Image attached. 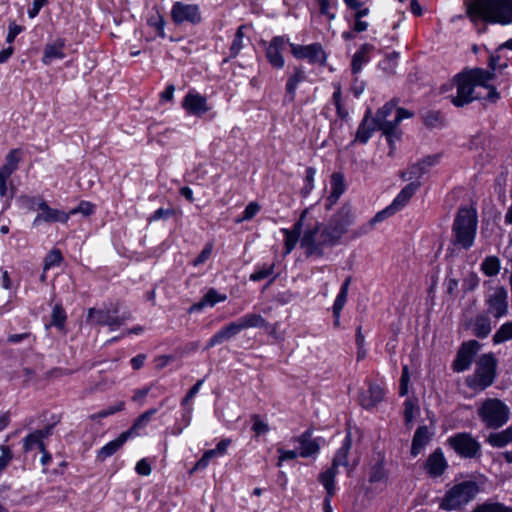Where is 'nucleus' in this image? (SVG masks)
<instances>
[{"mask_svg":"<svg viewBox=\"0 0 512 512\" xmlns=\"http://www.w3.org/2000/svg\"><path fill=\"white\" fill-rule=\"evenodd\" d=\"M494 76L495 74L482 68H473L457 74L453 78L457 91L451 102L456 107H462L478 99L480 96L474 95V88L486 86V82L491 81Z\"/></svg>","mask_w":512,"mask_h":512,"instance_id":"f257e3e1","label":"nucleus"},{"mask_svg":"<svg viewBox=\"0 0 512 512\" xmlns=\"http://www.w3.org/2000/svg\"><path fill=\"white\" fill-rule=\"evenodd\" d=\"M471 21L509 24L512 22V0H473L467 3Z\"/></svg>","mask_w":512,"mask_h":512,"instance_id":"f03ea898","label":"nucleus"},{"mask_svg":"<svg viewBox=\"0 0 512 512\" xmlns=\"http://www.w3.org/2000/svg\"><path fill=\"white\" fill-rule=\"evenodd\" d=\"M478 216L474 208L460 207L455 215L451 229V244L460 249L469 250L476 237Z\"/></svg>","mask_w":512,"mask_h":512,"instance_id":"7ed1b4c3","label":"nucleus"},{"mask_svg":"<svg viewBox=\"0 0 512 512\" xmlns=\"http://www.w3.org/2000/svg\"><path fill=\"white\" fill-rule=\"evenodd\" d=\"M300 246L307 256L316 257L323 255L324 247L333 246L325 227L317 219L311 217L309 211L303 225Z\"/></svg>","mask_w":512,"mask_h":512,"instance_id":"20e7f679","label":"nucleus"},{"mask_svg":"<svg viewBox=\"0 0 512 512\" xmlns=\"http://www.w3.org/2000/svg\"><path fill=\"white\" fill-rule=\"evenodd\" d=\"M478 416L490 429H498L505 425L510 417L509 407L500 399L488 398L478 408Z\"/></svg>","mask_w":512,"mask_h":512,"instance_id":"39448f33","label":"nucleus"},{"mask_svg":"<svg viewBox=\"0 0 512 512\" xmlns=\"http://www.w3.org/2000/svg\"><path fill=\"white\" fill-rule=\"evenodd\" d=\"M479 492V486L474 481H463L454 485L444 495L440 507L451 511L461 509L472 501Z\"/></svg>","mask_w":512,"mask_h":512,"instance_id":"423d86ee","label":"nucleus"},{"mask_svg":"<svg viewBox=\"0 0 512 512\" xmlns=\"http://www.w3.org/2000/svg\"><path fill=\"white\" fill-rule=\"evenodd\" d=\"M132 318V314L129 311L120 313V305L118 303L105 308H89L87 313L88 322L95 325H107L111 330L124 325L126 321Z\"/></svg>","mask_w":512,"mask_h":512,"instance_id":"0eeeda50","label":"nucleus"},{"mask_svg":"<svg viewBox=\"0 0 512 512\" xmlns=\"http://www.w3.org/2000/svg\"><path fill=\"white\" fill-rule=\"evenodd\" d=\"M496 366L493 355H482L476 362L475 372L466 380L467 386L474 390H484L491 386L496 377Z\"/></svg>","mask_w":512,"mask_h":512,"instance_id":"6e6552de","label":"nucleus"},{"mask_svg":"<svg viewBox=\"0 0 512 512\" xmlns=\"http://www.w3.org/2000/svg\"><path fill=\"white\" fill-rule=\"evenodd\" d=\"M447 443L462 458L473 459L481 456V444L469 433L450 436Z\"/></svg>","mask_w":512,"mask_h":512,"instance_id":"1a4fd4ad","label":"nucleus"},{"mask_svg":"<svg viewBox=\"0 0 512 512\" xmlns=\"http://www.w3.org/2000/svg\"><path fill=\"white\" fill-rule=\"evenodd\" d=\"M353 223V212L349 205L342 206L332 217L329 224L324 226L328 232L333 245L347 232L348 227Z\"/></svg>","mask_w":512,"mask_h":512,"instance_id":"9d476101","label":"nucleus"},{"mask_svg":"<svg viewBox=\"0 0 512 512\" xmlns=\"http://www.w3.org/2000/svg\"><path fill=\"white\" fill-rule=\"evenodd\" d=\"M171 18L176 25L188 23L197 25L201 22V12L197 4L175 2L171 9Z\"/></svg>","mask_w":512,"mask_h":512,"instance_id":"9b49d317","label":"nucleus"},{"mask_svg":"<svg viewBox=\"0 0 512 512\" xmlns=\"http://www.w3.org/2000/svg\"><path fill=\"white\" fill-rule=\"evenodd\" d=\"M480 346V343L476 340L464 342L458 350L457 356L453 362L454 371L463 372L467 370L471 366Z\"/></svg>","mask_w":512,"mask_h":512,"instance_id":"f8f14e48","label":"nucleus"},{"mask_svg":"<svg viewBox=\"0 0 512 512\" xmlns=\"http://www.w3.org/2000/svg\"><path fill=\"white\" fill-rule=\"evenodd\" d=\"M292 54L298 59H307L310 63L323 65L326 61L325 52L319 43L310 45L290 44Z\"/></svg>","mask_w":512,"mask_h":512,"instance_id":"ddd939ff","label":"nucleus"},{"mask_svg":"<svg viewBox=\"0 0 512 512\" xmlns=\"http://www.w3.org/2000/svg\"><path fill=\"white\" fill-rule=\"evenodd\" d=\"M396 105L394 101L387 102L372 118V122L377 125L378 130L383 132L389 143L393 141V120H389V117L396 109Z\"/></svg>","mask_w":512,"mask_h":512,"instance_id":"4468645a","label":"nucleus"},{"mask_svg":"<svg viewBox=\"0 0 512 512\" xmlns=\"http://www.w3.org/2000/svg\"><path fill=\"white\" fill-rule=\"evenodd\" d=\"M352 441L351 436L348 433L342 443V446L335 453L332 466L328 468L326 471L322 472L319 475V481H323L324 477L328 474L331 476V483H335V477L338 474L337 468L339 466H347L348 465V453L351 449Z\"/></svg>","mask_w":512,"mask_h":512,"instance_id":"2eb2a0df","label":"nucleus"},{"mask_svg":"<svg viewBox=\"0 0 512 512\" xmlns=\"http://www.w3.org/2000/svg\"><path fill=\"white\" fill-rule=\"evenodd\" d=\"M487 310L484 311L496 321L508 312L507 293L505 290H496L486 298Z\"/></svg>","mask_w":512,"mask_h":512,"instance_id":"dca6fc26","label":"nucleus"},{"mask_svg":"<svg viewBox=\"0 0 512 512\" xmlns=\"http://www.w3.org/2000/svg\"><path fill=\"white\" fill-rule=\"evenodd\" d=\"M497 321L485 312L478 313L467 326L471 328L472 334L478 338H486L496 325Z\"/></svg>","mask_w":512,"mask_h":512,"instance_id":"f3484780","label":"nucleus"},{"mask_svg":"<svg viewBox=\"0 0 512 512\" xmlns=\"http://www.w3.org/2000/svg\"><path fill=\"white\" fill-rule=\"evenodd\" d=\"M182 107L188 114L194 116H202L210 109L206 97L191 91L184 97Z\"/></svg>","mask_w":512,"mask_h":512,"instance_id":"a211bd4d","label":"nucleus"},{"mask_svg":"<svg viewBox=\"0 0 512 512\" xmlns=\"http://www.w3.org/2000/svg\"><path fill=\"white\" fill-rule=\"evenodd\" d=\"M287 40L283 36L274 37L266 49V58L268 62L276 69L284 66L282 51L285 49Z\"/></svg>","mask_w":512,"mask_h":512,"instance_id":"6ab92c4d","label":"nucleus"},{"mask_svg":"<svg viewBox=\"0 0 512 512\" xmlns=\"http://www.w3.org/2000/svg\"><path fill=\"white\" fill-rule=\"evenodd\" d=\"M240 331L249 328H264L270 335L276 334V325H270L260 314L247 313L236 320Z\"/></svg>","mask_w":512,"mask_h":512,"instance_id":"aec40b11","label":"nucleus"},{"mask_svg":"<svg viewBox=\"0 0 512 512\" xmlns=\"http://www.w3.org/2000/svg\"><path fill=\"white\" fill-rule=\"evenodd\" d=\"M293 441L299 444V455L308 458L318 454L320 444L317 439L312 438L310 429L303 432L300 436L293 438Z\"/></svg>","mask_w":512,"mask_h":512,"instance_id":"412c9836","label":"nucleus"},{"mask_svg":"<svg viewBox=\"0 0 512 512\" xmlns=\"http://www.w3.org/2000/svg\"><path fill=\"white\" fill-rule=\"evenodd\" d=\"M40 213L33 221V226H38L41 222H61L66 223L69 219V214L62 212L58 209H53L43 201L39 208Z\"/></svg>","mask_w":512,"mask_h":512,"instance_id":"4be33fe9","label":"nucleus"},{"mask_svg":"<svg viewBox=\"0 0 512 512\" xmlns=\"http://www.w3.org/2000/svg\"><path fill=\"white\" fill-rule=\"evenodd\" d=\"M308 216V209L302 211L299 220L294 224L291 230L282 229V232L285 236V246L286 252L289 253L297 244L298 240L301 239L303 233V225L305 224V219Z\"/></svg>","mask_w":512,"mask_h":512,"instance_id":"5701e85b","label":"nucleus"},{"mask_svg":"<svg viewBox=\"0 0 512 512\" xmlns=\"http://www.w3.org/2000/svg\"><path fill=\"white\" fill-rule=\"evenodd\" d=\"M436 162V157H427L421 162L411 165L406 171H402L400 176L405 181L418 182L424 174L428 172V168Z\"/></svg>","mask_w":512,"mask_h":512,"instance_id":"b1692460","label":"nucleus"},{"mask_svg":"<svg viewBox=\"0 0 512 512\" xmlns=\"http://www.w3.org/2000/svg\"><path fill=\"white\" fill-rule=\"evenodd\" d=\"M241 331L237 325V322H231L228 325L222 327L218 332H216L207 342L205 346V350H208L216 345H219L225 341L230 340Z\"/></svg>","mask_w":512,"mask_h":512,"instance_id":"393cba45","label":"nucleus"},{"mask_svg":"<svg viewBox=\"0 0 512 512\" xmlns=\"http://www.w3.org/2000/svg\"><path fill=\"white\" fill-rule=\"evenodd\" d=\"M446 468L447 462L440 449L435 450L425 463V469L431 477L441 476Z\"/></svg>","mask_w":512,"mask_h":512,"instance_id":"a878e982","label":"nucleus"},{"mask_svg":"<svg viewBox=\"0 0 512 512\" xmlns=\"http://www.w3.org/2000/svg\"><path fill=\"white\" fill-rule=\"evenodd\" d=\"M384 397L383 389L377 384H371L366 392H361L359 402L365 409H370L382 401Z\"/></svg>","mask_w":512,"mask_h":512,"instance_id":"bb28decb","label":"nucleus"},{"mask_svg":"<svg viewBox=\"0 0 512 512\" xmlns=\"http://www.w3.org/2000/svg\"><path fill=\"white\" fill-rule=\"evenodd\" d=\"M65 47V41L63 39H57L52 43H48L44 47L42 62L45 65H49L55 59H63L65 53L63 51Z\"/></svg>","mask_w":512,"mask_h":512,"instance_id":"cd10ccee","label":"nucleus"},{"mask_svg":"<svg viewBox=\"0 0 512 512\" xmlns=\"http://www.w3.org/2000/svg\"><path fill=\"white\" fill-rule=\"evenodd\" d=\"M130 437L131 432H122L116 439L110 441L98 451L97 458L103 461L114 455Z\"/></svg>","mask_w":512,"mask_h":512,"instance_id":"c85d7f7f","label":"nucleus"},{"mask_svg":"<svg viewBox=\"0 0 512 512\" xmlns=\"http://www.w3.org/2000/svg\"><path fill=\"white\" fill-rule=\"evenodd\" d=\"M304 79V71L301 68H296L294 74L289 77L286 83V93L283 100L285 104L294 102L298 84L304 81Z\"/></svg>","mask_w":512,"mask_h":512,"instance_id":"c756f323","label":"nucleus"},{"mask_svg":"<svg viewBox=\"0 0 512 512\" xmlns=\"http://www.w3.org/2000/svg\"><path fill=\"white\" fill-rule=\"evenodd\" d=\"M371 115V111L368 110L360 123L355 140L361 144H365L372 136L373 132L378 129L377 125L372 122V119L369 120Z\"/></svg>","mask_w":512,"mask_h":512,"instance_id":"7c9ffc66","label":"nucleus"},{"mask_svg":"<svg viewBox=\"0 0 512 512\" xmlns=\"http://www.w3.org/2000/svg\"><path fill=\"white\" fill-rule=\"evenodd\" d=\"M21 160V150L12 149L5 157V163L0 168V176L2 178H9L18 168Z\"/></svg>","mask_w":512,"mask_h":512,"instance_id":"2f4dec72","label":"nucleus"},{"mask_svg":"<svg viewBox=\"0 0 512 512\" xmlns=\"http://www.w3.org/2000/svg\"><path fill=\"white\" fill-rule=\"evenodd\" d=\"M420 182H410L396 196L391 205L396 211L401 210L420 187Z\"/></svg>","mask_w":512,"mask_h":512,"instance_id":"473e14b6","label":"nucleus"},{"mask_svg":"<svg viewBox=\"0 0 512 512\" xmlns=\"http://www.w3.org/2000/svg\"><path fill=\"white\" fill-rule=\"evenodd\" d=\"M373 45L365 43L353 55L351 62V70L353 74H358L362 66L369 62V53L373 50Z\"/></svg>","mask_w":512,"mask_h":512,"instance_id":"72a5a7b5","label":"nucleus"},{"mask_svg":"<svg viewBox=\"0 0 512 512\" xmlns=\"http://www.w3.org/2000/svg\"><path fill=\"white\" fill-rule=\"evenodd\" d=\"M429 430L427 426H420L415 431L412 446H411V455L416 457L421 450L428 444L429 442Z\"/></svg>","mask_w":512,"mask_h":512,"instance_id":"f704fd0d","label":"nucleus"},{"mask_svg":"<svg viewBox=\"0 0 512 512\" xmlns=\"http://www.w3.org/2000/svg\"><path fill=\"white\" fill-rule=\"evenodd\" d=\"M420 115L424 125L430 129L441 128L445 125V119L440 111L423 110Z\"/></svg>","mask_w":512,"mask_h":512,"instance_id":"c9c22d12","label":"nucleus"},{"mask_svg":"<svg viewBox=\"0 0 512 512\" xmlns=\"http://www.w3.org/2000/svg\"><path fill=\"white\" fill-rule=\"evenodd\" d=\"M487 442L496 448H502L512 442V426L506 428L503 431L491 433Z\"/></svg>","mask_w":512,"mask_h":512,"instance_id":"e433bc0d","label":"nucleus"},{"mask_svg":"<svg viewBox=\"0 0 512 512\" xmlns=\"http://www.w3.org/2000/svg\"><path fill=\"white\" fill-rule=\"evenodd\" d=\"M396 212H397L396 209L390 204L385 209L377 212L375 214V216L373 218H371L367 224H365L363 227H361L359 234L368 233L369 231H371L374 228L375 224L384 221L386 218L392 216Z\"/></svg>","mask_w":512,"mask_h":512,"instance_id":"4c0bfd02","label":"nucleus"},{"mask_svg":"<svg viewBox=\"0 0 512 512\" xmlns=\"http://www.w3.org/2000/svg\"><path fill=\"white\" fill-rule=\"evenodd\" d=\"M226 298L227 296L225 294H219L216 290H209L203 299L195 303L190 310L199 311L204 306L213 307L216 303L224 301Z\"/></svg>","mask_w":512,"mask_h":512,"instance_id":"58836bf2","label":"nucleus"},{"mask_svg":"<svg viewBox=\"0 0 512 512\" xmlns=\"http://www.w3.org/2000/svg\"><path fill=\"white\" fill-rule=\"evenodd\" d=\"M157 411V408H151L142 413L138 418H136L132 427L126 432H131V436L137 435L138 431L144 428L151 421L152 417L157 413Z\"/></svg>","mask_w":512,"mask_h":512,"instance_id":"ea45409f","label":"nucleus"},{"mask_svg":"<svg viewBox=\"0 0 512 512\" xmlns=\"http://www.w3.org/2000/svg\"><path fill=\"white\" fill-rule=\"evenodd\" d=\"M244 28H245L244 25H241L240 27H238V29L235 33L234 39L232 41V44L229 48V57L225 58L223 60V62H228L229 59L237 57L238 54L240 53V51L242 50V48L244 47V44H243Z\"/></svg>","mask_w":512,"mask_h":512,"instance_id":"a19ab883","label":"nucleus"},{"mask_svg":"<svg viewBox=\"0 0 512 512\" xmlns=\"http://www.w3.org/2000/svg\"><path fill=\"white\" fill-rule=\"evenodd\" d=\"M335 91L332 95V102L336 108L337 116L341 120H346L348 118V111L344 108L342 103V91H341V85L339 83L333 84Z\"/></svg>","mask_w":512,"mask_h":512,"instance_id":"79ce46f5","label":"nucleus"},{"mask_svg":"<svg viewBox=\"0 0 512 512\" xmlns=\"http://www.w3.org/2000/svg\"><path fill=\"white\" fill-rule=\"evenodd\" d=\"M320 483L326 490V497L324 498L323 501L324 512H332L331 498L333 497L336 491L335 483H331L330 474L326 475L323 481H320Z\"/></svg>","mask_w":512,"mask_h":512,"instance_id":"37998d69","label":"nucleus"},{"mask_svg":"<svg viewBox=\"0 0 512 512\" xmlns=\"http://www.w3.org/2000/svg\"><path fill=\"white\" fill-rule=\"evenodd\" d=\"M274 278L275 272L273 265H265L260 267L250 275V280L254 282L267 280L268 284H270Z\"/></svg>","mask_w":512,"mask_h":512,"instance_id":"c03bdc74","label":"nucleus"},{"mask_svg":"<svg viewBox=\"0 0 512 512\" xmlns=\"http://www.w3.org/2000/svg\"><path fill=\"white\" fill-rule=\"evenodd\" d=\"M399 57L398 52H392L386 55L385 59L379 63V68L387 75L391 76L395 74L397 59Z\"/></svg>","mask_w":512,"mask_h":512,"instance_id":"a18cd8bd","label":"nucleus"},{"mask_svg":"<svg viewBox=\"0 0 512 512\" xmlns=\"http://www.w3.org/2000/svg\"><path fill=\"white\" fill-rule=\"evenodd\" d=\"M51 318L52 321L50 325L55 326L60 331H63L65 328L67 315L61 304H56L53 307Z\"/></svg>","mask_w":512,"mask_h":512,"instance_id":"49530a36","label":"nucleus"},{"mask_svg":"<svg viewBox=\"0 0 512 512\" xmlns=\"http://www.w3.org/2000/svg\"><path fill=\"white\" fill-rule=\"evenodd\" d=\"M44 441L33 431L23 439V450L25 453L38 448L39 451H44Z\"/></svg>","mask_w":512,"mask_h":512,"instance_id":"de8ad7c7","label":"nucleus"},{"mask_svg":"<svg viewBox=\"0 0 512 512\" xmlns=\"http://www.w3.org/2000/svg\"><path fill=\"white\" fill-rule=\"evenodd\" d=\"M473 512H512V508L499 502L486 501L477 505Z\"/></svg>","mask_w":512,"mask_h":512,"instance_id":"09e8293b","label":"nucleus"},{"mask_svg":"<svg viewBox=\"0 0 512 512\" xmlns=\"http://www.w3.org/2000/svg\"><path fill=\"white\" fill-rule=\"evenodd\" d=\"M512 339V321L506 322L500 326L493 336L495 344L503 343Z\"/></svg>","mask_w":512,"mask_h":512,"instance_id":"8fccbe9b","label":"nucleus"},{"mask_svg":"<svg viewBox=\"0 0 512 512\" xmlns=\"http://www.w3.org/2000/svg\"><path fill=\"white\" fill-rule=\"evenodd\" d=\"M482 271L487 276H494L499 272L500 262L495 256L486 257L481 264Z\"/></svg>","mask_w":512,"mask_h":512,"instance_id":"3c124183","label":"nucleus"},{"mask_svg":"<svg viewBox=\"0 0 512 512\" xmlns=\"http://www.w3.org/2000/svg\"><path fill=\"white\" fill-rule=\"evenodd\" d=\"M43 199L41 197L34 196H21L19 198V202L22 208L27 209L29 211L39 210L40 204L43 203Z\"/></svg>","mask_w":512,"mask_h":512,"instance_id":"603ef678","label":"nucleus"},{"mask_svg":"<svg viewBox=\"0 0 512 512\" xmlns=\"http://www.w3.org/2000/svg\"><path fill=\"white\" fill-rule=\"evenodd\" d=\"M147 23L149 26L153 27L157 33V35L161 38L165 37L164 27H165V20L162 15L159 13H156L155 15H151L147 19Z\"/></svg>","mask_w":512,"mask_h":512,"instance_id":"864d4df0","label":"nucleus"},{"mask_svg":"<svg viewBox=\"0 0 512 512\" xmlns=\"http://www.w3.org/2000/svg\"><path fill=\"white\" fill-rule=\"evenodd\" d=\"M413 116V113L409 110H406L404 108H397L396 109V115L393 119V139L398 138V131L397 126L398 124L405 118H411Z\"/></svg>","mask_w":512,"mask_h":512,"instance_id":"5fc2aeb1","label":"nucleus"},{"mask_svg":"<svg viewBox=\"0 0 512 512\" xmlns=\"http://www.w3.org/2000/svg\"><path fill=\"white\" fill-rule=\"evenodd\" d=\"M260 210V206L256 203V202H251L249 203L244 212H243V215L236 219V223H240V222H243V221H248L250 219H252Z\"/></svg>","mask_w":512,"mask_h":512,"instance_id":"6e6d98bb","label":"nucleus"},{"mask_svg":"<svg viewBox=\"0 0 512 512\" xmlns=\"http://www.w3.org/2000/svg\"><path fill=\"white\" fill-rule=\"evenodd\" d=\"M62 261V255H61V252L57 249H54V250H51L47 256L45 257V270L53 267V266H56V265H59L60 262Z\"/></svg>","mask_w":512,"mask_h":512,"instance_id":"4d7b16f0","label":"nucleus"},{"mask_svg":"<svg viewBox=\"0 0 512 512\" xmlns=\"http://www.w3.org/2000/svg\"><path fill=\"white\" fill-rule=\"evenodd\" d=\"M332 193L341 196L345 190L343 176L339 173H334L331 177Z\"/></svg>","mask_w":512,"mask_h":512,"instance_id":"13d9d810","label":"nucleus"},{"mask_svg":"<svg viewBox=\"0 0 512 512\" xmlns=\"http://www.w3.org/2000/svg\"><path fill=\"white\" fill-rule=\"evenodd\" d=\"M213 250V245L211 243H207L200 254L193 260V266L197 267L203 263H205L211 256Z\"/></svg>","mask_w":512,"mask_h":512,"instance_id":"bf43d9fd","label":"nucleus"},{"mask_svg":"<svg viewBox=\"0 0 512 512\" xmlns=\"http://www.w3.org/2000/svg\"><path fill=\"white\" fill-rule=\"evenodd\" d=\"M315 169L313 167H308L306 169V176H305V185L302 188V194L303 196H307L311 190L313 189V182H314V176H315Z\"/></svg>","mask_w":512,"mask_h":512,"instance_id":"052dcab7","label":"nucleus"},{"mask_svg":"<svg viewBox=\"0 0 512 512\" xmlns=\"http://www.w3.org/2000/svg\"><path fill=\"white\" fill-rule=\"evenodd\" d=\"M93 211H94L93 204H91L90 202H87V201H82L76 208H74L70 211L69 216L75 215L77 213H81L85 216H89L93 213Z\"/></svg>","mask_w":512,"mask_h":512,"instance_id":"680f3d73","label":"nucleus"},{"mask_svg":"<svg viewBox=\"0 0 512 512\" xmlns=\"http://www.w3.org/2000/svg\"><path fill=\"white\" fill-rule=\"evenodd\" d=\"M252 420H253L252 430L257 435L265 434L269 431L268 424L266 422H264L263 420H261V418L258 415H253Z\"/></svg>","mask_w":512,"mask_h":512,"instance_id":"e2e57ef3","label":"nucleus"},{"mask_svg":"<svg viewBox=\"0 0 512 512\" xmlns=\"http://www.w3.org/2000/svg\"><path fill=\"white\" fill-rule=\"evenodd\" d=\"M0 470H3L12 459V451L8 446L1 445Z\"/></svg>","mask_w":512,"mask_h":512,"instance_id":"0e129e2a","label":"nucleus"},{"mask_svg":"<svg viewBox=\"0 0 512 512\" xmlns=\"http://www.w3.org/2000/svg\"><path fill=\"white\" fill-rule=\"evenodd\" d=\"M347 301V290H341L338 296L335 299L334 305L332 307L333 312L341 313L345 303Z\"/></svg>","mask_w":512,"mask_h":512,"instance_id":"69168bd1","label":"nucleus"},{"mask_svg":"<svg viewBox=\"0 0 512 512\" xmlns=\"http://www.w3.org/2000/svg\"><path fill=\"white\" fill-rule=\"evenodd\" d=\"M279 461L277 463L278 466H281L282 462L285 460H293L297 458L299 455V452L296 450H284L283 448H278Z\"/></svg>","mask_w":512,"mask_h":512,"instance_id":"338daca9","label":"nucleus"},{"mask_svg":"<svg viewBox=\"0 0 512 512\" xmlns=\"http://www.w3.org/2000/svg\"><path fill=\"white\" fill-rule=\"evenodd\" d=\"M386 478V473L381 465H377L373 468L370 475V482H381Z\"/></svg>","mask_w":512,"mask_h":512,"instance_id":"774afa93","label":"nucleus"}]
</instances>
